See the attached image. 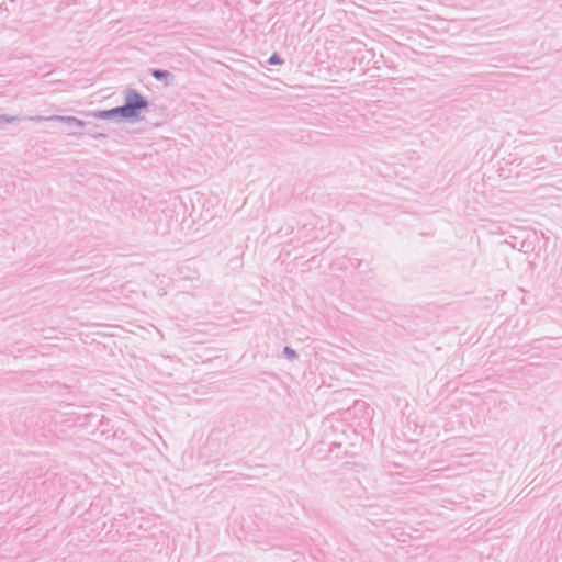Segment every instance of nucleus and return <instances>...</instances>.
I'll return each mask as SVG.
<instances>
[{"instance_id":"3","label":"nucleus","mask_w":562,"mask_h":562,"mask_svg":"<svg viewBox=\"0 0 562 562\" xmlns=\"http://www.w3.org/2000/svg\"><path fill=\"white\" fill-rule=\"evenodd\" d=\"M167 72L166 71H161V70H154L153 71V76L157 79H161V78H165L167 77Z\"/></svg>"},{"instance_id":"5","label":"nucleus","mask_w":562,"mask_h":562,"mask_svg":"<svg viewBox=\"0 0 562 562\" xmlns=\"http://www.w3.org/2000/svg\"><path fill=\"white\" fill-rule=\"evenodd\" d=\"M69 121H71V122L76 123L78 126H81V125H82V123H81L80 121H78V120L69 119Z\"/></svg>"},{"instance_id":"1","label":"nucleus","mask_w":562,"mask_h":562,"mask_svg":"<svg viewBox=\"0 0 562 562\" xmlns=\"http://www.w3.org/2000/svg\"><path fill=\"white\" fill-rule=\"evenodd\" d=\"M139 109L133 106L130 103H126L124 106L115 108L111 111L102 112L100 116H106L111 114H121L124 117H133L137 114Z\"/></svg>"},{"instance_id":"4","label":"nucleus","mask_w":562,"mask_h":562,"mask_svg":"<svg viewBox=\"0 0 562 562\" xmlns=\"http://www.w3.org/2000/svg\"><path fill=\"white\" fill-rule=\"evenodd\" d=\"M270 63H271V64H279V63H280V60L277 58V56H272V57L270 58Z\"/></svg>"},{"instance_id":"2","label":"nucleus","mask_w":562,"mask_h":562,"mask_svg":"<svg viewBox=\"0 0 562 562\" xmlns=\"http://www.w3.org/2000/svg\"><path fill=\"white\" fill-rule=\"evenodd\" d=\"M127 103L132 104L133 106L139 110L147 106V102L143 99V97L134 91L128 93Z\"/></svg>"}]
</instances>
